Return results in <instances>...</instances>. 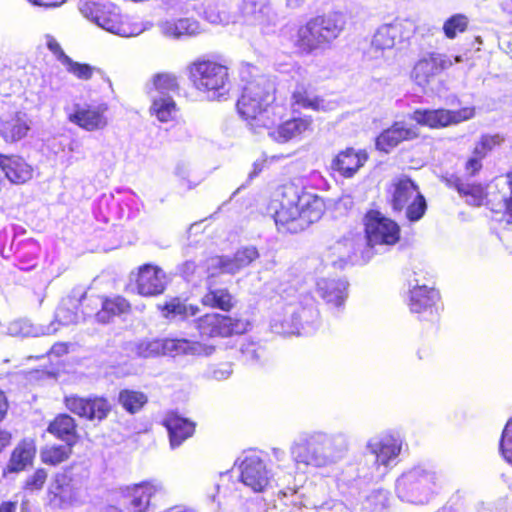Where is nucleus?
Masks as SVG:
<instances>
[{"label": "nucleus", "instance_id": "obj_1", "mask_svg": "<svg viewBox=\"0 0 512 512\" xmlns=\"http://www.w3.org/2000/svg\"><path fill=\"white\" fill-rule=\"evenodd\" d=\"M324 207L323 199L316 194L292 183L283 185L275 224L281 232H301L322 217Z\"/></svg>", "mask_w": 512, "mask_h": 512}, {"label": "nucleus", "instance_id": "obj_2", "mask_svg": "<svg viewBox=\"0 0 512 512\" xmlns=\"http://www.w3.org/2000/svg\"><path fill=\"white\" fill-rule=\"evenodd\" d=\"M349 449V441L342 432L314 431L304 433L290 447L296 465L324 468L342 460Z\"/></svg>", "mask_w": 512, "mask_h": 512}, {"label": "nucleus", "instance_id": "obj_3", "mask_svg": "<svg viewBox=\"0 0 512 512\" xmlns=\"http://www.w3.org/2000/svg\"><path fill=\"white\" fill-rule=\"evenodd\" d=\"M345 26L341 13H330L309 20L296 35L295 47L303 54L324 50L338 38Z\"/></svg>", "mask_w": 512, "mask_h": 512}, {"label": "nucleus", "instance_id": "obj_4", "mask_svg": "<svg viewBox=\"0 0 512 512\" xmlns=\"http://www.w3.org/2000/svg\"><path fill=\"white\" fill-rule=\"evenodd\" d=\"M238 470L241 483L255 493L264 492L273 483L282 488L281 492L285 498L300 492L295 484L291 485L293 478L291 474L275 478L265 461L256 454L244 455L240 458Z\"/></svg>", "mask_w": 512, "mask_h": 512}, {"label": "nucleus", "instance_id": "obj_5", "mask_svg": "<svg viewBox=\"0 0 512 512\" xmlns=\"http://www.w3.org/2000/svg\"><path fill=\"white\" fill-rule=\"evenodd\" d=\"M272 90V84L264 77L249 81L243 87L237 109L244 119L254 122L252 126L269 128V106L274 99Z\"/></svg>", "mask_w": 512, "mask_h": 512}, {"label": "nucleus", "instance_id": "obj_6", "mask_svg": "<svg viewBox=\"0 0 512 512\" xmlns=\"http://www.w3.org/2000/svg\"><path fill=\"white\" fill-rule=\"evenodd\" d=\"M401 449L402 440L398 436L383 434L370 438L365 447V461L371 467L363 478L369 481L383 478L396 464Z\"/></svg>", "mask_w": 512, "mask_h": 512}, {"label": "nucleus", "instance_id": "obj_7", "mask_svg": "<svg viewBox=\"0 0 512 512\" xmlns=\"http://www.w3.org/2000/svg\"><path fill=\"white\" fill-rule=\"evenodd\" d=\"M193 86L210 100L226 99L230 90L228 68L210 60H198L189 66Z\"/></svg>", "mask_w": 512, "mask_h": 512}, {"label": "nucleus", "instance_id": "obj_8", "mask_svg": "<svg viewBox=\"0 0 512 512\" xmlns=\"http://www.w3.org/2000/svg\"><path fill=\"white\" fill-rule=\"evenodd\" d=\"M437 473L423 466L404 472L396 480L397 496L411 504H425L432 497L438 483Z\"/></svg>", "mask_w": 512, "mask_h": 512}, {"label": "nucleus", "instance_id": "obj_9", "mask_svg": "<svg viewBox=\"0 0 512 512\" xmlns=\"http://www.w3.org/2000/svg\"><path fill=\"white\" fill-rule=\"evenodd\" d=\"M388 193L392 209L395 212L405 209V216L409 222H417L424 216L427 210L425 197L410 178L405 176L395 178Z\"/></svg>", "mask_w": 512, "mask_h": 512}, {"label": "nucleus", "instance_id": "obj_10", "mask_svg": "<svg viewBox=\"0 0 512 512\" xmlns=\"http://www.w3.org/2000/svg\"><path fill=\"white\" fill-rule=\"evenodd\" d=\"M214 350L215 348L213 346L205 345L200 342H192L186 339H154L136 343L132 351L138 357L151 358L167 353H174V355L190 354L209 356Z\"/></svg>", "mask_w": 512, "mask_h": 512}, {"label": "nucleus", "instance_id": "obj_11", "mask_svg": "<svg viewBox=\"0 0 512 512\" xmlns=\"http://www.w3.org/2000/svg\"><path fill=\"white\" fill-rule=\"evenodd\" d=\"M81 14L102 29L120 36H129L127 27L122 21L119 8L112 3L84 1L80 7Z\"/></svg>", "mask_w": 512, "mask_h": 512}, {"label": "nucleus", "instance_id": "obj_12", "mask_svg": "<svg viewBox=\"0 0 512 512\" xmlns=\"http://www.w3.org/2000/svg\"><path fill=\"white\" fill-rule=\"evenodd\" d=\"M365 232L370 248L391 246L400 238L398 224L378 211H369L365 216Z\"/></svg>", "mask_w": 512, "mask_h": 512}, {"label": "nucleus", "instance_id": "obj_13", "mask_svg": "<svg viewBox=\"0 0 512 512\" xmlns=\"http://www.w3.org/2000/svg\"><path fill=\"white\" fill-rule=\"evenodd\" d=\"M259 257V252L254 246H246L238 249L232 256H212L205 261L206 272L210 277L220 274L234 275L249 266Z\"/></svg>", "mask_w": 512, "mask_h": 512}, {"label": "nucleus", "instance_id": "obj_14", "mask_svg": "<svg viewBox=\"0 0 512 512\" xmlns=\"http://www.w3.org/2000/svg\"><path fill=\"white\" fill-rule=\"evenodd\" d=\"M249 322L218 313H208L195 321V326L202 336L228 337L242 334L248 330Z\"/></svg>", "mask_w": 512, "mask_h": 512}, {"label": "nucleus", "instance_id": "obj_15", "mask_svg": "<svg viewBox=\"0 0 512 512\" xmlns=\"http://www.w3.org/2000/svg\"><path fill=\"white\" fill-rule=\"evenodd\" d=\"M473 115L474 109L469 107L456 111L446 109H417L410 115V118L419 125L439 128L468 120L472 118Z\"/></svg>", "mask_w": 512, "mask_h": 512}, {"label": "nucleus", "instance_id": "obj_16", "mask_svg": "<svg viewBox=\"0 0 512 512\" xmlns=\"http://www.w3.org/2000/svg\"><path fill=\"white\" fill-rule=\"evenodd\" d=\"M163 490L162 483L156 480L143 481L133 486H127L123 490L127 511L150 512L152 497L163 492Z\"/></svg>", "mask_w": 512, "mask_h": 512}, {"label": "nucleus", "instance_id": "obj_17", "mask_svg": "<svg viewBox=\"0 0 512 512\" xmlns=\"http://www.w3.org/2000/svg\"><path fill=\"white\" fill-rule=\"evenodd\" d=\"M414 32L413 23L409 20H395L382 25L373 36L371 49L377 51L391 50L397 41L410 38Z\"/></svg>", "mask_w": 512, "mask_h": 512}, {"label": "nucleus", "instance_id": "obj_18", "mask_svg": "<svg viewBox=\"0 0 512 512\" xmlns=\"http://www.w3.org/2000/svg\"><path fill=\"white\" fill-rule=\"evenodd\" d=\"M67 409L90 421L101 422L111 411L110 403L103 397L83 398L76 395L65 398Z\"/></svg>", "mask_w": 512, "mask_h": 512}, {"label": "nucleus", "instance_id": "obj_19", "mask_svg": "<svg viewBox=\"0 0 512 512\" xmlns=\"http://www.w3.org/2000/svg\"><path fill=\"white\" fill-rule=\"evenodd\" d=\"M452 65L453 61L445 54L426 53L414 65L412 77L419 86H426L431 79Z\"/></svg>", "mask_w": 512, "mask_h": 512}, {"label": "nucleus", "instance_id": "obj_20", "mask_svg": "<svg viewBox=\"0 0 512 512\" xmlns=\"http://www.w3.org/2000/svg\"><path fill=\"white\" fill-rule=\"evenodd\" d=\"M308 313H310V311L305 308L289 304L282 312H276L273 315L270 321V328L272 332L280 335L300 334L302 321H307Z\"/></svg>", "mask_w": 512, "mask_h": 512}, {"label": "nucleus", "instance_id": "obj_21", "mask_svg": "<svg viewBox=\"0 0 512 512\" xmlns=\"http://www.w3.org/2000/svg\"><path fill=\"white\" fill-rule=\"evenodd\" d=\"M415 285L410 290L409 307L412 313L423 314L426 320H434L438 315L436 303L439 300V293L428 288L426 285H419L415 280Z\"/></svg>", "mask_w": 512, "mask_h": 512}, {"label": "nucleus", "instance_id": "obj_22", "mask_svg": "<svg viewBox=\"0 0 512 512\" xmlns=\"http://www.w3.org/2000/svg\"><path fill=\"white\" fill-rule=\"evenodd\" d=\"M107 111L108 106L104 103L84 107L76 106L75 111L69 115L68 119L89 132L103 130L108 125Z\"/></svg>", "mask_w": 512, "mask_h": 512}, {"label": "nucleus", "instance_id": "obj_23", "mask_svg": "<svg viewBox=\"0 0 512 512\" xmlns=\"http://www.w3.org/2000/svg\"><path fill=\"white\" fill-rule=\"evenodd\" d=\"M418 129L415 126H407L404 122H395L390 128L384 130L376 138L377 149L388 153L399 143L413 140L418 137Z\"/></svg>", "mask_w": 512, "mask_h": 512}, {"label": "nucleus", "instance_id": "obj_24", "mask_svg": "<svg viewBox=\"0 0 512 512\" xmlns=\"http://www.w3.org/2000/svg\"><path fill=\"white\" fill-rule=\"evenodd\" d=\"M165 273L162 269L149 264L140 268L137 278L139 294L153 296L160 294L165 289Z\"/></svg>", "mask_w": 512, "mask_h": 512}, {"label": "nucleus", "instance_id": "obj_25", "mask_svg": "<svg viewBox=\"0 0 512 512\" xmlns=\"http://www.w3.org/2000/svg\"><path fill=\"white\" fill-rule=\"evenodd\" d=\"M348 283L341 279L322 278L317 281L316 292L327 305L341 308L347 298Z\"/></svg>", "mask_w": 512, "mask_h": 512}, {"label": "nucleus", "instance_id": "obj_26", "mask_svg": "<svg viewBox=\"0 0 512 512\" xmlns=\"http://www.w3.org/2000/svg\"><path fill=\"white\" fill-rule=\"evenodd\" d=\"M241 13L250 25H269L275 20V13L268 0H243Z\"/></svg>", "mask_w": 512, "mask_h": 512}, {"label": "nucleus", "instance_id": "obj_27", "mask_svg": "<svg viewBox=\"0 0 512 512\" xmlns=\"http://www.w3.org/2000/svg\"><path fill=\"white\" fill-rule=\"evenodd\" d=\"M367 160L365 152H356L347 148L340 152L332 161L331 168L345 178H351L364 165Z\"/></svg>", "mask_w": 512, "mask_h": 512}, {"label": "nucleus", "instance_id": "obj_28", "mask_svg": "<svg viewBox=\"0 0 512 512\" xmlns=\"http://www.w3.org/2000/svg\"><path fill=\"white\" fill-rule=\"evenodd\" d=\"M167 428L172 448L179 447L187 438L191 437L195 430V424L176 413H168L163 420Z\"/></svg>", "mask_w": 512, "mask_h": 512}, {"label": "nucleus", "instance_id": "obj_29", "mask_svg": "<svg viewBox=\"0 0 512 512\" xmlns=\"http://www.w3.org/2000/svg\"><path fill=\"white\" fill-rule=\"evenodd\" d=\"M0 169L6 178L14 184H23L32 178V168L19 156L0 154Z\"/></svg>", "mask_w": 512, "mask_h": 512}, {"label": "nucleus", "instance_id": "obj_30", "mask_svg": "<svg viewBox=\"0 0 512 512\" xmlns=\"http://www.w3.org/2000/svg\"><path fill=\"white\" fill-rule=\"evenodd\" d=\"M49 505L53 509H64L75 499L73 486L65 475H58L48 490Z\"/></svg>", "mask_w": 512, "mask_h": 512}, {"label": "nucleus", "instance_id": "obj_31", "mask_svg": "<svg viewBox=\"0 0 512 512\" xmlns=\"http://www.w3.org/2000/svg\"><path fill=\"white\" fill-rule=\"evenodd\" d=\"M214 277L208 275L207 292L203 295L201 302L204 306L230 311L234 307V298L226 288L215 286Z\"/></svg>", "mask_w": 512, "mask_h": 512}, {"label": "nucleus", "instance_id": "obj_32", "mask_svg": "<svg viewBox=\"0 0 512 512\" xmlns=\"http://www.w3.org/2000/svg\"><path fill=\"white\" fill-rule=\"evenodd\" d=\"M311 127V120L308 118H294L280 124L277 128L269 130L268 134L277 142H287Z\"/></svg>", "mask_w": 512, "mask_h": 512}, {"label": "nucleus", "instance_id": "obj_33", "mask_svg": "<svg viewBox=\"0 0 512 512\" xmlns=\"http://www.w3.org/2000/svg\"><path fill=\"white\" fill-rule=\"evenodd\" d=\"M30 130V120L25 113H17L14 117L2 121L0 133L6 142H16L24 138Z\"/></svg>", "mask_w": 512, "mask_h": 512}, {"label": "nucleus", "instance_id": "obj_34", "mask_svg": "<svg viewBox=\"0 0 512 512\" xmlns=\"http://www.w3.org/2000/svg\"><path fill=\"white\" fill-rule=\"evenodd\" d=\"M291 99L292 107L295 111L301 108L315 111L327 109L324 100L317 97L311 88L303 83L296 85Z\"/></svg>", "mask_w": 512, "mask_h": 512}, {"label": "nucleus", "instance_id": "obj_35", "mask_svg": "<svg viewBox=\"0 0 512 512\" xmlns=\"http://www.w3.org/2000/svg\"><path fill=\"white\" fill-rule=\"evenodd\" d=\"M53 324L49 326L34 325L28 319H16L7 326V333L14 337H39L56 332Z\"/></svg>", "mask_w": 512, "mask_h": 512}, {"label": "nucleus", "instance_id": "obj_36", "mask_svg": "<svg viewBox=\"0 0 512 512\" xmlns=\"http://www.w3.org/2000/svg\"><path fill=\"white\" fill-rule=\"evenodd\" d=\"M160 29L162 34L175 39H179L184 36H194L200 33L199 23L190 18L162 22L160 24Z\"/></svg>", "mask_w": 512, "mask_h": 512}, {"label": "nucleus", "instance_id": "obj_37", "mask_svg": "<svg viewBox=\"0 0 512 512\" xmlns=\"http://www.w3.org/2000/svg\"><path fill=\"white\" fill-rule=\"evenodd\" d=\"M48 432L67 444L74 445L77 440L75 420L68 414L58 415L48 427Z\"/></svg>", "mask_w": 512, "mask_h": 512}, {"label": "nucleus", "instance_id": "obj_38", "mask_svg": "<svg viewBox=\"0 0 512 512\" xmlns=\"http://www.w3.org/2000/svg\"><path fill=\"white\" fill-rule=\"evenodd\" d=\"M101 305V310L96 314V319L100 323H108L112 317L126 313L130 309L127 300L120 296L104 299Z\"/></svg>", "mask_w": 512, "mask_h": 512}, {"label": "nucleus", "instance_id": "obj_39", "mask_svg": "<svg viewBox=\"0 0 512 512\" xmlns=\"http://www.w3.org/2000/svg\"><path fill=\"white\" fill-rule=\"evenodd\" d=\"M355 245L351 238L338 240L330 247V260L334 266L342 268L348 261H352Z\"/></svg>", "mask_w": 512, "mask_h": 512}, {"label": "nucleus", "instance_id": "obj_40", "mask_svg": "<svg viewBox=\"0 0 512 512\" xmlns=\"http://www.w3.org/2000/svg\"><path fill=\"white\" fill-rule=\"evenodd\" d=\"M163 311L164 316L167 318L187 320L189 317L195 316L199 312V307L187 304L179 298H174L165 303Z\"/></svg>", "mask_w": 512, "mask_h": 512}, {"label": "nucleus", "instance_id": "obj_41", "mask_svg": "<svg viewBox=\"0 0 512 512\" xmlns=\"http://www.w3.org/2000/svg\"><path fill=\"white\" fill-rule=\"evenodd\" d=\"M389 508V492L384 489L372 490L362 501L363 512H386Z\"/></svg>", "mask_w": 512, "mask_h": 512}, {"label": "nucleus", "instance_id": "obj_42", "mask_svg": "<svg viewBox=\"0 0 512 512\" xmlns=\"http://www.w3.org/2000/svg\"><path fill=\"white\" fill-rule=\"evenodd\" d=\"M118 401L128 413L135 414L148 402V397L143 392L124 389L119 392Z\"/></svg>", "mask_w": 512, "mask_h": 512}, {"label": "nucleus", "instance_id": "obj_43", "mask_svg": "<svg viewBox=\"0 0 512 512\" xmlns=\"http://www.w3.org/2000/svg\"><path fill=\"white\" fill-rule=\"evenodd\" d=\"M151 111L161 122H167L172 119L176 105L170 96L163 94L154 97Z\"/></svg>", "mask_w": 512, "mask_h": 512}, {"label": "nucleus", "instance_id": "obj_44", "mask_svg": "<svg viewBox=\"0 0 512 512\" xmlns=\"http://www.w3.org/2000/svg\"><path fill=\"white\" fill-rule=\"evenodd\" d=\"M35 449L30 444L17 446L11 456L9 468L11 471H21L32 462Z\"/></svg>", "mask_w": 512, "mask_h": 512}, {"label": "nucleus", "instance_id": "obj_45", "mask_svg": "<svg viewBox=\"0 0 512 512\" xmlns=\"http://www.w3.org/2000/svg\"><path fill=\"white\" fill-rule=\"evenodd\" d=\"M460 195L466 197L468 204L473 206L481 205L483 201L484 191L480 185L464 183L457 179L454 184Z\"/></svg>", "mask_w": 512, "mask_h": 512}, {"label": "nucleus", "instance_id": "obj_46", "mask_svg": "<svg viewBox=\"0 0 512 512\" xmlns=\"http://www.w3.org/2000/svg\"><path fill=\"white\" fill-rule=\"evenodd\" d=\"M72 446L65 443V445H58L46 448L42 451L41 457L44 463L57 465L67 460L72 452Z\"/></svg>", "mask_w": 512, "mask_h": 512}, {"label": "nucleus", "instance_id": "obj_47", "mask_svg": "<svg viewBox=\"0 0 512 512\" xmlns=\"http://www.w3.org/2000/svg\"><path fill=\"white\" fill-rule=\"evenodd\" d=\"M469 19L464 14H454L443 24V32L448 39H454L458 33L466 31Z\"/></svg>", "mask_w": 512, "mask_h": 512}, {"label": "nucleus", "instance_id": "obj_48", "mask_svg": "<svg viewBox=\"0 0 512 512\" xmlns=\"http://www.w3.org/2000/svg\"><path fill=\"white\" fill-rule=\"evenodd\" d=\"M63 64L66 66L68 72L72 73L74 76L81 80H89L95 70L94 67L88 64H82L73 61L69 56H64Z\"/></svg>", "mask_w": 512, "mask_h": 512}, {"label": "nucleus", "instance_id": "obj_49", "mask_svg": "<svg viewBox=\"0 0 512 512\" xmlns=\"http://www.w3.org/2000/svg\"><path fill=\"white\" fill-rule=\"evenodd\" d=\"M153 84L160 95L166 94L168 91H174L178 88L176 76L170 73L157 74L153 78Z\"/></svg>", "mask_w": 512, "mask_h": 512}, {"label": "nucleus", "instance_id": "obj_50", "mask_svg": "<svg viewBox=\"0 0 512 512\" xmlns=\"http://www.w3.org/2000/svg\"><path fill=\"white\" fill-rule=\"evenodd\" d=\"M500 452L503 458L510 464H512V419H510L500 439Z\"/></svg>", "mask_w": 512, "mask_h": 512}, {"label": "nucleus", "instance_id": "obj_51", "mask_svg": "<svg viewBox=\"0 0 512 512\" xmlns=\"http://www.w3.org/2000/svg\"><path fill=\"white\" fill-rule=\"evenodd\" d=\"M240 351L244 361L251 364L259 363L266 354L265 350L255 343L243 344Z\"/></svg>", "mask_w": 512, "mask_h": 512}, {"label": "nucleus", "instance_id": "obj_52", "mask_svg": "<svg viewBox=\"0 0 512 512\" xmlns=\"http://www.w3.org/2000/svg\"><path fill=\"white\" fill-rule=\"evenodd\" d=\"M55 317L57 322L61 325L75 324L79 320V315L77 312L71 310L68 307H65L64 305L60 306L56 310Z\"/></svg>", "mask_w": 512, "mask_h": 512}, {"label": "nucleus", "instance_id": "obj_53", "mask_svg": "<svg viewBox=\"0 0 512 512\" xmlns=\"http://www.w3.org/2000/svg\"><path fill=\"white\" fill-rule=\"evenodd\" d=\"M47 479V473L44 469H38L27 478L25 482V489L30 491L40 490Z\"/></svg>", "mask_w": 512, "mask_h": 512}, {"label": "nucleus", "instance_id": "obj_54", "mask_svg": "<svg viewBox=\"0 0 512 512\" xmlns=\"http://www.w3.org/2000/svg\"><path fill=\"white\" fill-rule=\"evenodd\" d=\"M309 512H352L343 502L338 500H329L317 506V510Z\"/></svg>", "mask_w": 512, "mask_h": 512}, {"label": "nucleus", "instance_id": "obj_55", "mask_svg": "<svg viewBox=\"0 0 512 512\" xmlns=\"http://www.w3.org/2000/svg\"><path fill=\"white\" fill-rule=\"evenodd\" d=\"M503 208L504 211L500 222L503 224L504 228L512 227V196L503 197Z\"/></svg>", "mask_w": 512, "mask_h": 512}, {"label": "nucleus", "instance_id": "obj_56", "mask_svg": "<svg viewBox=\"0 0 512 512\" xmlns=\"http://www.w3.org/2000/svg\"><path fill=\"white\" fill-rule=\"evenodd\" d=\"M480 141L482 142V145L485 146L486 150L489 152L494 147L500 145V143L503 141V138L500 135H498V134H495V135H483L481 137Z\"/></svg>", "mask_w": 512, "mask_h": 512}, {"label": "nucleus", "instance_id": "obj_57", "mask_svg": "<svg viewBox=\"0 0 512 512\" xmlns=\"http://www.w3.org/2000/svg\"><path fill=\"white\" fill-rule=\"evenodd\" d=\"M481 160L482 159H480L479 157H474V156L469 158L465 165V170H466L467 174L473 176L477 172H479L482 168Z\"/></svg>", "mask_w": 512, "mask_h": 512}, {"label": "nucleus", "instance_id": "obj_58", "mask_svg": "<svg viewBox=\"0 0 512 512\" xmlns=\"http://www.w3.org/2000/svg\"><path fill=\"white\" fill-rule=\"evenodd\" d=\"M47 47L51 52H53L57 56L58 60L63 63V58L67 55L63 52L60 44L54 38H48Z\"/></svg>", "mask_w": 512, "mask_h": 512}, {"label": "nucleus", "instance_id": "obj_59", "mask_svg": "<svg viewBox=\"0 0 512 512\" xmlns=\"http://www.w3.org/2000/svg\"><path fill=\"white\" fill-rule=\"evenodd\" d=\"M232 373L231 367L228 364L223 365L222 367L215 368L212 371V378L216 380H224L227 379Z\"/></svg>", "mask_w": 512, "mask_h": 512}, {"label": "nucleus", "instance_id": "obj_60", "mask_svg": "<svg viewBox=\"0 0 512 512\" xmlns=\"http://www.w3.org/2000/svg\"><path fill=\"white\" fill-rule=\"evenodd\" d=\"M354 471L353 467H350L346 472H343L338 479L339 485H346L348 487H357L358 481L356 479H350L348 476Z\"/></svg>", "mask_w": 512, "mask_h": 512}, {"label": "nucleus", "instance_id": "obj_61", "mask_svg": "<svg viewBox=\"0 0 512 512\" xmlns=\"http://www.w3.org/2000/svg\"><path fill=\"white\" fill-rule=\"evenodd\" d=\"M204 14L205 18L212 24H219L224 20L222 15L218 11H215L213 8L206 9Z\"/></svg>", "mask_w": 512, "mask_h": 512}, {"label": "nucleus", "instance_id": "obj_62", "mask_svg": "<svg viewBox=\"0 0 512 512\" xmlns=\"http://www.w3.org/2000/svg\"><path fill=\"white\" fill-rule=\"evenodd\" d=\"M196 268L197 266L194 261H186L180 267V272L185 278H189L195 273Z\"/></svg>", "mask_w": 512, "mask_h": 512}, {"label": "nucleus", "instance_id": "obj_63", "mask_svg": "<svg viewBox=\"0 0 512 512\" xmlns=\"http://www.w3.org/2000/svg\"><path fill=\"white\" fill-rule=\"evenodd\" d=\"M33 5L43 6L46 8L57 7L63 4L66 0H28Z\"/></svg>", "mask_w": 512, "mask_h": 512}, {"label": "nucleus", "instance_id": "obj_64", "mask_svg": "<svg viewBox=\"0 0 512 512\" xmlns=\"http://www.w3.org/2000/svg\"><path fill=\"white\" fill-rule=\"evenodd\" d=\"M189 172V167L185 163H178L175 168V174L183 180L188 178Z\"/></svg>", "mask_w": 512, "mask_h": 512}]
</instances>
